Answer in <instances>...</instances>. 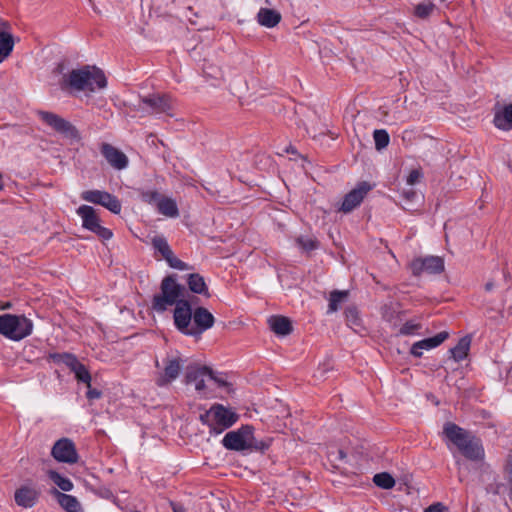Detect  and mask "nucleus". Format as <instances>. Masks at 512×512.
Listing matches in <instances>:
<instances>
[{
	"instance_id": "obj_21",
	"label": "nucleus",
	"mask_w": 512,
	"mask_h": 512,
	"mask_svg": "<svg viewBox=\"0 0 512 512\" xmlns=\"http://www.w3.org/2000/svg\"><path fill=\"white\" fill-rule=\"evenodd\" d=\"M51 494L56 498L58 504L66 512H82V508L78 499L70 494L62 493L57 489H53Z\"/></svg>"
},
{
	"instance_id": "obj_45",
	"label": "nucleus",
	"mask_w": 512,
	"mask_h": 512,
	"mask_svg": "<svg viewBox=\"0 0 512 512\" xmlns=\"http://www.w3.org/2000/svg\"><path fill=\"white\" fill-rule=\"evenodd\" d=\"M505 470L510 483L512 482V454L508 456Z\"/></svg>"
},
{
	"instance_id": "obj_39",
	"label": "nucleus",
	"mask_w": 512,
	"mask_h": 512,
	"mask_svg": "<svg viewBox=\"0 0 512 512\" xmlns=\"http://www.w3.org/2000/svg\"><path fill=\"white\" fill-rule=\"evenodd\" d=\"M297 243L302 248V252H310L317 246V242L312 238L300 237L297 239Z\"/></svg>"
},
{
	"instance_id": "obj_13",
	"label": "nucleus",
	"mask_w": 512,
	"mask_h": 512,
	"mask_svg": "<svg viewBox=\"0 0 512 512\" xmlns=\"http://www.w3.org/2000/svg\"><path fill=\"white\" fill-rule=\"evenodd\" d=\"M51 455L57 462L68 464L77 463L79 458L74 442L66 437L54 443Z\"/></svg>"
},
{
	"instance_id": "obj_28",
	"label": "nucleus",
	"mask_w": 512,
	"mask_h": 512,
	"mask_svg": "<svg viewBox=\"0 0 512 512\" xmlns=\"http://www.w3.org/2000/svg\"><path fill=\"white\" fill-rule=\"evenodd\" d=\"M13 36L0 29V63H2L13 51Z\"/></svg>"
},
{
	"instance_id": "obj_5",
	"label": "nucleus",
	"mask_w": 512,
	"mask_h": 512,
	"mask_svg": "<svg viewBox=\"0 0 512 512\" xmlns=\"http://www.w3.org/2000/svg\"><path fill=\"white\" fill-rule=\"evenodd\" d=\"M33 322L25 315H0V334L12 341H21L33 332Z\"/></svg>"
},
{
	"instance_id": "obj_50",
	"label": "nucleus",
	"mask_w": 512,
	"mask_h": 512,
	"mask_svg": "<svg viewBox=\"0 0 512 512\" xmlns=\"http://www.w3.org/2000/svg\"><path fill=\"white\" fill-rule=\"evenodd\" d=\"M134 512H140V511H134Z\"/></svg>"
},
{
	"instance_id": "obj_46",
	"label": "nucleus",
	"mask_w": 512,
	"mask_h": 512,
	"mask_svg": "<svg viewBox=\"0 0 512 512\" xmlns=\"http://www.w3.org/2000/svg\"><path fill=\"white\" fill-rule=\"evenodd\" d=\"M86 396L88 399L90 400H93V399H98L100 398L101 396V392L98 391L97 389H92L91 387L88 389L87 393H86Z\"/></svg>"
},
{
	"instance_id": "obj_18",
	"label": "nucleus",
	"mask_w": 512,
	"mask_h": 512,
	"mask_svg": "<svg viewBox=\"0 0 512 512\" xmlns=\"http://www.w3.org/2000/svg\"><path fill=\"white\" fill-rule=\"evenodd\" d=\"M164 364L163 373L156 380V384L160 387L168 385L178 377L182 368V360L179 357L167 358L164 360Z\"/></svg>"
},
{
	"instance_id": "obj_36",
	"label": "nucleus",
	"mask_w": 512,
	"mask_h": 512,
	"mask_svg": "<svg viewBox=\"0 0 512 512\" xmlns=\"http://www.w3.org/2000/svg\"><path fill=\"white\" fill-rule=\"evenodd\" d=\"M398 306V303L393 302L385 304L381 309L383 319L389 322L393 321L399 313Z\"/></svg>"
},
{
	"instance_id": "obj_34",
	"label": "nucleus",
	"mask_w": 512,
	"mask_h": 512,
	"mask_svg": "<svg viewBox=\"0 0 512 512\" xmlns=\"http://www.w3.org/2000/svg\"><path fill=\"white\" fill-rule=\"evenodd\" d=\"M435 9V5L428 1L419 3L414 7V15L420 19L428 18Z\"/></svg>"
},
{
	"instance_id": "obj_42",
	"label": "nucleus",
	"mask_w": 512,
	"mask_h": 512,
	"mask_svg": "<svg viewBox=\"0 0 512 512\" xmlns=\"http://www.w3.org/2000/svg\"><path fill=\"white\" fill-rule=\"evenodd\" d=\"M402 196L407 202H413L418 197V194L414 189L410 188L408 190H404L402 192Z\"/></svg>"
},
{
	"instance_id": "obj_44",
	"label": "nucleus",
	"mask_w": 512,
	"mask_h": 512,
	"mask_svg": "<svg viewBox=\"0 0 512 512\" xmlns=\"http://www.w3.org/2000/svg\"><path fill=\"white\" fill-rule=\"evenodd\" d=\"M346 317H347V321L352 323V324H358V316H357V311L355 309H348L346 311Z\"/></svg>"
},
{
	"instance_id": "obj_9",
	"label": "nucleus",
	"mask_w": 512,
	"mask_h": 512,
	"mask_svg": "<svg viewBox=\"0 0 512 512\" xmlns=\"http://www.w3.org/2000/svg\"><path fill=\"white\" fill-rule=\"evenodd\" d=\"M81 199L95 204L101 205L114 214H119L122 209L121 201L113 194L104 190H86L81 193Z\"/></svg>"
},
{
	"instance_id": "obj_35",
	"label": "nucleus",
	"mask_w": 512,
	"mask_h": 512,
	"mask_svg": "<svg viewBox=\"0 0 512 512\" xmlns=\"http://www.w3.org/2000/svg\"><path fill=\"white\" fill-rule=\"evenodd\" d=\"M152 246L155 251L161 254V256H172V251L164 237H154L152 240Z\"/></svg>"
},
{
	"instance_id": "obj_41",
	"label": "nucleus",
	"mask_w": 512,
	"mask_h": 512,
	"mask_svg": "<svg viewBox=\"0 0 512 512\" xmlns=\"http://www.w3.org/2000/svg\"><path fill=\"white\" fill-rule=\"evenodd\" d=\"M422 177V173L419 170H412L408 177H407V184L410 186H413L417 182H419L420 178Z\"/></svg>"
},
{
	"instance_id": "obj_24",
	"label": "nucleus",
	"mask_w": 512,
	"mask_h": 512,
	"mask_svg": "<svg viewBox=\"0 0 512 512\" xmlns=\"http://www.w3.org/2000/svg\"><path fill=\"white\" fill-rule=\"evenodd\" d=\"M271 330L281 336H286L292 332V323L289 318L285 316H272L269 319Z\"/></svg>"
},
{
	"instance_id": "obj_27",
	"label": "nucleus",
	"mask_w": 512,
	"mask_h": 512,
	"mask_svg": "<svg viewBox=\"0 0 512 512\" xmlns=\"http://www.w3.org/2000/svg\"><path fill=\"white\" fill-rule=\"evenodd\" d=\"M158 212L166 217L176 218L179 216L177 203L169 197H162L157 205Z\"/></svg>"
},
{
	"instance_id": "obj_6",
	"label": "nucleus",
	"mask_w": 512,
	"mask_h": 512,
	"mask_svg": "<svg viewBox=\"0 0 512 512\" xmlns=\"http://www.w3.org/2000/svg\"><path fill=\"white\" fill-rule=\"evenodd\" d=\"M135 109L142 114H167L172 116L174 101L167 94L154 93L139 99Z\"/></svg>"
},
{
	"instance_id": "obj_47",
	"label": "nucleus",
	"mask_w": 512,
	"mask_h": 512,
	"mask_svg": "<svg viewBox=\"0 0 512 512\" xmlns=\"http://www.w3.org/2000/svg\"><path fill=\"white\" fill-rule=\"evenodd\" d=\"M170 505L173 512H187L186 508L180 503L171 502Z\"/></svg>"
},
{
	"instance_id": "obj_14",
	"label": "nucleus",
	"mask_w": 512,
	"mask_h": 512,
	"mask_svg": "<svg viewBox=\"0 0 512 512\" xmlns=\"http://www.w3.org/2000/svg\"><path fill=\"white\" fill-rule=\"evenodd\" d=\"M215 317L205 307L199 306L193 310L189 336L201 337V335L213 327Z\"/></svg>"
},
{
	"instance_id": "obj_30",
	"label": "nucleus",
	"mask_w": 512,
	"mask_h": 512,
	"mask_svg": "<svg viewBox=\"0 0 512 512\" xmlns=\"http://www.w3.org/2000/svg\"><path fill=\"white\" fill-rule=\"evenodd\" d=\"M48 478L62 491L69 492L73 489V482L55 470L47 471Z\"/></svg>"
},
{
	"instance_id": "obj_31",
	"label": "nucleus",
	"mask_w": 512,
	"mask_h": 512,
	"mask_svg": "<svg viewBox=\"0 0 512 512\" xmlns=\"http://www.w3.org/2000/svg\"><path fill=\"white\" fill-rule=\"evenodd\" d=\"M373 139L375 142V148L378 151L386 148L390 142V136L388 132L384 129H377L373 133Z\"/></svg>"
},
{
	"instance_id": "obj_11",
	"label": "nucleus",
	"mask_w": 512,
	"mask_h": 512,
	"mask_svg": "<svg viewBox=\"0 0 512 512\" xmlns=\"http://www.w3.org/2000/svg\"><path fill=\"white\" fill-rule=\"evenodd\" d=\"M51 359L57 363L65 364L74 374L79 382H83L88 388L91 386V375L84 364L78 361L75 355L70 353H54Z\"/></svg>"
},
{
	"instance_id": "obj_49",
	"label": "nucleus",
	"mask_w": 512,
	"mask_h": 512,
	"mask_svg": "<svg viewBox=\"0 0 512 512\" xmlns=\"http://www.w3.org/2000/svg\"><path fill=\"white\" fill-rule=\"evenodd\" d=\"M448 229H449V224H448V223H446V224H445V230H446L445 235H446V237H448V235H449V233H448Z\"/></svg>"
},
{
	"instance_id": "obj_10",
	"label": "nucleus",
	"mask_w": 512,
	"mask_h": 512,
	"mask_svg": "<svg viewBox=\"0 0 512 512\" xmlns=\"http://www.w3.org/2000/svg\"><path fill=\"white\" fill-rule=\"evenodd\" d=\"M38 115L44 123L66 138L72 140L80 139L77 128L59 115L47 111H39Z\"/></svg>"
},
{
	"instance_id": "obj_22",
	"label": "nucleus",
	"mask_w": 512,
	"mask_h": 512,
	"mask_svg": "<svg viewBox=\"0 0 512 512\" xmlns=\"http://www.w3.org/2000/svg\"><path fill=\"white\" fill-rule=\"evenodd\" d=\"M493 123L497 128L504 131L512 129V103L495 111Z\"/></svg>"
},
{
	"instance_id": "obj_7",
	"label": "nucleus",
	"mask_w": 512,
	"mask_h": 512,
	"mask_svg": "<svg viewBox=\"0 0 512 512\" xmlns=\"http://www.w3.org/2000/svg\"><path fill=\"white\" fill-rule=\"evenodd\" d=\"M254 428L243 425L239 429L228 432L222 439L223 446L228 450L244 451L253 447Z\"/></svg>"
},
{
	"instance_id": "obj_29",
	"label": "nucleus",
	"mask_w": 512,
	"mask_h": 512,
	"mask_svg": "<svg viewBox=\"0 0 512 512\" xmlns=\"http://www.w3.org/2000/svg\"><path fill=\"white\" fill-rule=\"evenodd\" d=\"M470 343L471 341L467 337L461 338L456 344V346H454L450 350L452 358L456 362L463 361L468 356L470 350Z\"/></svg>"
},
{
	"instance_id": "obj_20",
	"label": "nucleus",
	"mask_w": 512,
	"mask_h": 512,
	"mask_svg": "<svg viewBox=\"0 0 512 512\" xmlns=\"http://www.w3.org/2000/svg\"><path fill=\"white\" fill-rule=\"evenodd\" d=\"M449 334L446 331L439 332L433 337L425 338L423 340L415 342L411 349L410 353L414 357H421L423 355V350H430L441 345L447 338Z\"/></svg>"
},
{
	"instance_id": "obj_4",
	"label": "nucleus",
	"mask_w": 512,
	"mask_h": 512,
	"mask_svg": "<svg viewBox=\"0 0 512 512\" xmlns=\"http://www.w3.org/2000/svg\"><path fill=\"white\" fill-rule=\"evenodd\" d=\"M201 423L209 427L210 434H221L232 427L239 415L231 408L215 403L199 417Z\"/></svg>"
},
{
	"instance_id": "obj_2",
	"label": "nucleus",
	"mask_w": 512,
	"mask_h": 512,
	"mask_svg": "<svg viewBox=\"0 0 512 512\" xmlns=\"http://www.w3.org/2000/svg\"><path fill=\"white\" fill-rule=\"evenodd\" d=\"M107 85L106 77L102 70L95 66H83L79 69H73L63 75L62 87L70 88L75 91L94 92L103 89Z\"/></svg>"
},
{
	"instance_id": "obj_32",
	"label": "nucleus",
	"mask_w": 512,
	"mask_h": 512,
	"mask_svg": "<svg viewBox=\"0 0 512 512\" xmlns=\"http://www.w3.org/2000/svg\"><path fill=\"white\" fill-rule=\"evenodd\" d=\"M373 481L376 486L383 489H391L395 486L394 478L386 472L376 474L373 478Z\"/></svg>"
},
{
	"instance_id": "obj_40",
	"label": "nucleus",
	"mask_w": 512,
	"mask_h": 512,
	"mask_svg": "<svg viewBox=\"0 0 512 512\" xmlns=\"http://www.w3.org/2000/svg\"><path fill=\"white\" fill-rule=\"evenodd\" d=\"M424 512H449V509L443 503L436 502L425 508Z\"/></svg>"
},
{
	"instance_id": "obj_15",
	"label": "nucleus",
	"mask_w": 512,
	"mask_h": 512,
	"mask_svg": "<svg viewBox=\"0 0 512 512\" xmlns=\"http://www.w3.org/2000/svg\"><path fill=\"white\" fill-rule=\"evenodd\" d=\"M192 313L191 303L187 299L175 305L173 312L174 325L179 332L186 336H189Z\"/></svg>"
},
{
	"instance_id": "obj_16",
	"label": "nucleus",
	"mask_w": 512,
	"mask_h": 512,
	"mask_svg": "<svg viewBox=\"0 0 512 512\" xmlns=\"http://www.w3.org/2000/svg\"><path fill=\"white\" fill-rule=\"evenodd\" d=\"M213 378V371L207 366H200L197 364L189 365L186 369V383H194L195 389L198 392H204L206 389V379Z\"/></svg>"
},
{
	"instance_id": "obj_23",
	"label": "nucleus",
	"mask_w": 512,
	"mask_h": 512,
	"mask_svg": "<svg viewBox=\"0 0 512 512\" xmlns=\"http://www.w3.org/2000/svg\"><path fill=\"white\" fill-rule=\"evenodd\" d=\"M444 258H415L413 268H422L429 273H440L444 270Z\"/></svg>"
},
{
	"instance_id": "obj_43",
	"label": "nucleus",
	"mask_w": 512,
	"mask_h": 512,
	"mask_svg": "<svg viewBox=\"0 0 512 512\" xmlns=\"http://www.w3.org/2000/svg\"><path fill=\"white\" fill-rule=\"evenodd\" d=\"M169 265L176 269H184L185 263L181 260V258H165Z\"/></svg>"
},
{
	"instance_id": "obj_33",
	"label": "nucleus",
	"mask_w": 512,
	"mask_h": 512,
	"mask_svg": "<svg viewBox=\"0 0 512 512\" xmlns=\"http://www.w3.org/2000/svg\"><path fill=\"white\" fill-rule=\"evenodd\" d=\"M348 296L347 291H332L329 297L328 311L335 312L339 308V304Z\"/></svg>"
},
{
	"instance_id": "obj_48",
	"label": "nucleus",
	"mask_w": 512,
	"mask_h": 512,
	"mask_svg": "<svg viewBox=\"0 0 512 512\" xmlns=\"http://www.w3.org/2000/svg\"><path fill=\"white\" fill-rule=\"evenodd\" d=\"M209 380H212L214 381L215 383L218 384V386L222 387V386H226L227 385V382L225 380H223L222 378H219L217 376H215V374L213 373V378H209Z\"/></svg>"
},
{
	"instance_id": "obj_19",
	"label": "nucleus",
	"mask_w": 512,
	"mask_h": 512,
	"mask_svg": "<svg viewBox=\"0 0 512 512\" xmlns=\"http://www.w3.org/2000/svg\"><path fill=\"white\" fill-rule=\"evenodd\" d=\"M101 153L114 169L123 170L128 166V157L111 144L103 143L101 146Z\"/></svg>"
},
{
	"instance_id": "obj_25",
	"label": "nucleus",
	"mask_w": 512,
	"mask_h": 512,
	"mask_svg": "<svg viewBox=\"0 0 512 512\" xmlns=\"http://www.w3.org/2000/svg\"><path fill=\"white\" fill-rule=\"evenodd\" d=\"M187 284L191 292L203 295L206 298H209L211 296L209 293L208 286L204 278L200 274H190L187 279Z\"/></svg>"
},
{
	"instance_id": "obj_1",
	"label": "nucleus",
	"mask_w": 512,
	"mask_h": 512,
	"mask_svg": "<svg viewBox=\"0 0 512 512\" xmlns=\"http://www.w3.org/2000/svg\"><path fill=\"white\" fill-rule=\"evenodd\" d=\"M443 434L466 459L472 462H482L485 459L482 440L472 432L447 422L443 427Z\"/></svg>"
},
{
	"instance_id": "obj_12",
	"label": "nucleus",
	"mask_w": 512,
	"mask_h": 512,
	"mask_svg": "<svg viewBox=\"0 0 512 512\" xmlns=\"http://www.w3.org/2000/svg\"><path fill=\"white\" fill-rule=\"evenodd\" d=\"M374 185L367 181L359 182L355 188L348 192L342 201L339 211L350 213L363 202L364 198L373 189Z\"/></svg>"
},
{
	"instance_id": "obj_37",
	"label": "nucleus",
	"mask_w": 512,
	"mask_h": 512,
	"mask_svg": "<svg viewBox=\"0 0 512 512\" xmlns=\"http://www.w3.org/2000/svg\"><path fill=\"white\" fill-rule=\"evenodd\" d=\"M161 198L162 196L160 193L154 190H146L140 193V199L147 204L156 203V205H158V202L161 200Z\"/></svg>"
},
{
	"instance_id": "obj_38",
	"label": "nucleus",
	"mask_w": 512,
	"mask_h": 512,
	"mask_svg": "<svg viewBox=\"0 0 512 512\" xmlns=\"http://www.w3.org/2000/svg\"><path fill=\"white\" fill-rule=\"evenodd\" d=\"M421 328V324L419 323H416L412 320L410 321H407L406 323H404L400 330H399V333L401 335H405V336H408V335H413L415 334L419 329Z\"/></svg>"
},
{
	"instance_id": "obj_17",
	"label": "nucleus",
	"mask_w": 512,
	"mask_h": 512,
	"mask_svg": "<svg viewBox=\"0 0 512 512\" xmlns=\"http://www.w3.org/2000/svg\"><path fill=\"white\" fill-rule=\"evenodd\" d=\"M41 492L34 486L21 485L15 490V503L22 508L28 509L36 505L40 498Z\"/></svg>"
},
{
	"instance_id": "obj_3",
	"label": "nucleus",
	"mask_w": 512,
	"mask_h": 512,
	"mask_svg": "<svg viewBox=\"0 0 512 512\" xmlns=\"http://www.w3.org/2000/svg\"><path fill=\"white\" fill-rule=\"evenodd\" d=\"M185 294V287L177 282L174 275H168L161 281L160 292L152 298V309L158 313H163L169 307L185 300Z\"/></svg>"
},
{
	"instance_id": "obj_8",
	"label": "nucleus",
	"mask_w": 512,
	"mask_h": 512,
	"mask_svg": "<svg viewBox=\"0 0 512 512\" xmlns=\"http://www.w3.org/2000/svg\"><path fill=\"white\" fill-rule=\"evenodd\" d=\"M76 213L82 219V226L95 233L98 237L103 240H108L112 237V231L100 224V219L96 214V210L89 205H81Z\"/></svg>"
},
{
	"instance_id": "obj_26",
	"label": "nucleus",
	"mask_w": 512,
	"mask_h": 512,
	"mask_svg": "<svg viewBox=\"0 0 512 512\" xmlns=\"http://www.w3.org/2000/svg\"><path fill=\"white\" fill-rule=\"evenodd\" d=\"M258 22L267 28L275 27L281 20V14L269 8H261L257 14Z\"/></svg>"
}]
</instances>
